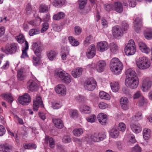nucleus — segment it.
Returning a JSON list of instances; mask_svg holds the SVG:
<instances>
[{"mask_svg": "<svg viewBox=\"0 0 152 152\" xmlns=\"http://www.w3.org/2000/svg\"><path fill=\"white\" fill-rule=\"evenodd\" d=\"M48 10V7L45 4H41L39 8V11L41 13L47 12Z\"/></svg>", "mask_w": 152, "mask_h": 152, "instance_id": "47", "label": "nucleus"}, {"mask_svg": "<svg viewBox=\"0 0 152 152\" xmlns=\"http://www.w3.org/2000/svg\"><path fill=\"white\" fill-rule=\"evenodd\" d=\"M17 75L18 78L19 80L21 81L23 79L24 75L22 69H20L17 71Z\"/></svg>", "mask_w": 152, "mask_h": 152, "instance_id": "46", "label": "nucleus"}, {"mask_svg": "<svg viewBox=\"0 0 152 152\" xmlns=\"http://www.w3.org/2000/svg\"><path fill=\"white\" fill-rule=\"evenodd\" d=\"M25 45L24 49L22 50V53L20 56L21 58H25V57H28L26 51L28 48V44L27 41L25 42Z\"/></svg>", "mask_w": 152, "mask_h": 152, "instance_id": "35", "label": "nucleus"}, {"mask_svg": "<svg viewBox=\"0 0 152 152\" xmlns=\"http://www.w3.org/2000/svg\"><path fill=\"white\" fill-rule=\"evenodd\" d=\"M108 47V43L104 41L98 42L97 45V49L100 52H103L107 50Z\"/></svg>", "mask_w": 152, "mask_h": 152, "instance_id": "18", "label": "nucleus"}, {"mask_svg": "<svg viewBox=\"0 0 152 152\" xmlns=\"http://www.w3.org/2000/svg\"><path fill=\"white\" fill-rule=\"evenodd\" d=\"M55 75L60 78L62 82L66 84H69L71 82V75L64 71L61 70H56L55 72Z\"/></svg>", "mask_w": 152, "mask_h": 152, "instance_id": "4", "label": "nucleus"}, {"mask_svg": "<svg viewBox=\"0 0 152 152\" xmlns=\"http://www.w3.org/2000/svg\"><path fill=\"white\" fill-rule=\"evenodd\" d=\"M19 46L17 43L12 42L7 44L3 52L7 55H12L18 51Z\"/></svg>", "mask_w": 152, "mask_h": 152, "instance_id": "3", "label": "nucleus"}, {"mask_svg": "<svg viewBox=\"0 0 152 152\" xmlns=\"http://www.w3.org/2000/svg\"><path fill=\"white\" fill-rule=\"evenodd\" d=\"M53 122L55 126L58 129H61L64 126L62 121L59 118H53Z\"/></svg>", "mask_w": 152, "mask_h": 152, "instance_id": "27", "label": "nucleus"}, {"mask_svg": "<svg viewBox=\"0 0 152 152\" xmlns=\"http://www.w3.org/2000/svg\"><path fill=\"white\" fill-rule=\"evenodd\" d=\"M137 64L139 68L144 69L148 68L150 65L151 63L148 57L143 56L139 58Z\"/></svg>", "mask_w": 152, "mask_h": 152, "instance_id": "6", "label": "nucleus"}, {"mask_svg": "<svg viewBox=\"0 0 152 152\" xmlns=\"http://www.w3.org/2000/svg\"><path fill=\"white\" fill-rule=\"evenodd\" d=\"M106 65V63L104 61L100 60L97 63L95 68L98 72H102L103 71Z\"/></svg>", "mask_w": 152, "mask_h": 152, "instance_id": "20", "label": "nucleus"}, {"mask_svg": "<svg viewBox=\"0 0 152 152\" xmlns=\"http://www.w3.org/2000/svg\"><path fill=\"white\" fill-rule=\"evenodd\" d=\"M96 54V49L95 45L92 44L89 46L86 53L88 58L90 59L94 56Z\"/></svg>", "mask_w": 152, "mask_h": 152, "instance_id": "12", "label": "nucleus"}, {"mask_svg": "<svg viewBox=\"0 0 152 152\" xmlns=\"http://www.w3.org/2000/svg\"><path fill=\"white\" fill-rule=\"evenodd\" d=\"M71 116L73 118H76L78 117L77 111L76 110H72L71 111Z\"/></svg>", "mask_w": 152, "mask_h": 152, "instance_id": "62", "label": "nucleus"}, {"mask_svg": "<svg viewBox=\"0 0 152 152\" xmlns=\"http://www.w3.org/2000/svg\"><path fill=\"white\" fill-rule=\"evenodd\" d=\"M39 107L42 108L44 107V106L42 99L40 96H39L37 97L36 100L33 102V110L35 111H37Z\"/></svg>", "mask_w": 152, "mask_h": 152, "instance_id": "14", "label": "nucleus"}, {"mask_svg": "<svg viewBox=\"0 0 152 152\" xmlns=\"http://www.w3.org/2000/svg\"><path fill=\"white\" fill-rule=\"evenodd\" d=\"M6 130L4 126L2 125H0V136H2L5 134Z\"/></svg>", "mask_w": 152, "mask_h": 152, "instance_id": "61", "label": "nucleus"}, {"mask_svg": "<svg viewBox=\"0 0 152 152\" xmlns=\"http://www.w3.org/2000/svg\"><path fill=\"white\" fill-rule=\"evenodd\" d=\"M126 76V78L135 79L137 78L136 77L137 74L135 71L131 69H127L125 72Z\"/></svg>", "mask_w": 152, "mask_h": 152, "instance_id": "22", "label": "nucleus"}, {"mask_svg": "<svg viewBox=\"0 0 152 152\" xmlns=\"http://www.w3.org/2000/svg\"><path fill=\"white\" fill-rule=\"evenodd\" d=\"M84 88L89 91L93 90L96 86V83L95 80L90 79L85 80L84 83Z\"/></svg>", "mask_w": 152, "mask_h": 152, "instance_id": "8", "label": "nucleus"}, {"mask_svg": "<svg viewBox=\"0 0 152 152\" xmlns=\"http://www.w3.org/2000/svg\"><path fill=\"white\" fill-rule=\"evenodd\" d=\"M144 34L145 38L148 39H150L152 38V32L151 30H145Z\"/></svg>", "mask_w": 152, "mask_h": 152, "instance_id": "48", "label": "nucleus"}, {"mask_svg": "<svg viewBox=\"0 0 152 152\" xmlns=\"http://www.w3.org/2000/svg\"><path fill=\"white\" fill-rule=\"evenodd\" d=\"M27 88L31 91H35L38 88L37 84L33 80H29L27 83Z\"/></svg>", "mask_w": 152, "mask_h": 152, "instance_id": "19", "label": "nucleus"}, {"mask_svg": "<svg viewBox=\"0 0 152 152\" xmlns=\"http://www.w3.org/2000/svg\"><path fill=\"white\" fill-rule=\"evenodd\" d=\"M61 49V58L62 60L65 61L66 60L67 56L69 54L70 49L66 46L63 47Z\"/></svg>", "mask_w": 152, "mask_h": 152, "instance_id": "21", "label": "nucleus"}, {"mask_svg": "<svg viewBox=\"0 0 152 152\" xmlns=\"http://www.w3.org/2000/svg\"><path fill=\"white\" fill-rule=\"evenodd\" d=\"M16 39L17 41L19 43L22 44L26 41L24 35L22 34H20L18 36L16 37Z\"/></svg>", "mask_w": 152, "mask_h": 152, "instance_id": "42", "label": "nucleus"}, {"mask_svg": "<svg viewBox=\"0 0 152 152\" xmlns=\"http://www.w3.org/2000/svg\"><path fill=\"white\" fill-rule=\"evenodd\" d=\"M68 39L70 43L73 46H77L79 44V42L76 39L73 37L69 36L68 37Z\"/></svg>", "mask_w": 152, "mask_h": 152, "instance_id": "34", "label": "nucleus"}, {"mask_svg": "<svg viewBox=\"0 0 152 152\" xmlns=\"http://www.w3.org/2000/svg\"><path fill=\"white\" fill-rule=\"evenodd\" d=\"M3 96L5 100L7 101L9 103H12L13 101L12 97L10 95L7 94H4Z\"/></svg>", "mask_w": 152, "mask_h": 152, "instance_id": "43", "label": "nucleus"}, {"mask_svg": "<svg viewBox=\"0 0 152 152\" xmlns=\"http://www.w3.org/2000/svg\"><path fill=\"white\" fill-rule=\"evenodd\" d=\"M19 103L23 105H27L31 102V97L28 93H24L23 95L19 96L18 99Z\"/></svg>", "mask_w": 152, "mask_h": 152, "instance_id": "10", "label": "nucleus"}, {"mask_svg": "<svg viewBox=\"0 0 152 152\" xmlns=\"http://www.w3.org/2000/svg\"><path fill=\"white\" fill-rule=\"evenodd\" d=\"M140 49L143 53H148L150 51V49L146 46L145 44L142 42H140L138 44Z\"/></svg>", "mask_w": 152, "mask_h": 152, "instance_id": "25", "label": "nucleus"}, {"mask_svg": "<svg viewBox=\"0 0 152 152\" xmlns=\"http://www.w3.org/2000/svg\"><path fill=\"white\" fill-rule=\"evenodd\" d=\"M75 33L77 35L79 34L82 31V28L78 26H76L75 27Z\"/></svg>", "mask_w": 152, "mask_h": 152, "instance_id": "60", "label": "nucleus"}, {"mask_svg": "<svg viewBox=\"0 0 152 152\" xmlns=\"http://www.w3.org/2000/svg\"><path fill=\"white\" fill-rule=\"evenodd\" d=\"M126 55L127 56L134 54L136 52V47L134 42L133 39H130L124 49Z\"/></svg>", "mask_w": 152, "mask_h": 152, "instance_id": "5", "label": "nucleus"}, {"mask_svg": "<svg viewBox=\"0 0 152 152\" xmlns=\"http://www.w3.org/2000/svg\"><path fill=\"white\" fill-rule=\"evenodd\" d=\"M80 111L81 112L85 114H89L91 112V108L86 105H82L80 106Z\"/></svg>", "mask_w": 152, "mask_h": 152, "instance_id": "29", "label": "nucleus"}, {"mask_svg": "<svg viewBox=\"0 0 152 152\" xmlns=\"http://www.w3.org/2000/svg\"><path fill=\"white\" fill-rule=\"evenodd\" d=\"M139 81L138 78L135 79L126 78L125 84L126 86L133 89L136 88L138 85Z\"/></svg>", "mask_w": 152, "mask_h": 152, "instance_id": "9", "label": "nucleus"}, {"mask_svg": "<svg viewBox=\"0 0 152 152\" xmlns=\"http://www.w3.org/2000/svg\"><path fill=\"white\" fill-rule=\"evenodd\" d=\"M98 106L99 108L104 109L107 108L108 107V104L102 102H100L98 104Z\"/></svg>", "mask_w": 152, "mask_h": 152, "instance_id": "56", "label": "nucleus"}, {"mask_svg": "<svg viewBox=\"0 0 152 152\" xmlns=\"http://www.w3.org/2000/svg\"><path fill=\"white\" fill-rule=\"evenodd\" d=\"M62 141L65 143H69L71 141V138L69 136L65 135L62 138Z\"/></svg>", "mask_w": 152, "mask_h": 152, "instance_id": "53", "label": "nucleus"}, {"mask_svg": "<svg viewBox=\"0 0 152 152\" xmlns=\"http://www.w3.org/2000/svg\"><path fill=\"white\" fill-rule=\"evenodd\" d=\"M110 48L111 52L113 53H116L118 50L117 45L114 43L112 42L110 44Z\"/></svg>", "mask_w": 152, "mask_h": 152, "instance_id": "41", "label": "nucleus"}, {"mask_svg": "<svg viewBox=\"0 0 152 152\" xmlns=\"http://www.w3.org/2000/svg\"><path fill=\"white\" fill-rule=\"evenodd\" d=\"M119 102L122 109L124 110H126L129 109V100L125 97H121L119 100Z\"/></svg>", "mask_w": 152, "mask_h": 152, "instance_id": "17", "label": "nucleus"}, {"mask_svg": "<svg viewBox=\"0 0 152 152\" xmlns=\"http://www.w3.org/2000/svg\"><path fill=\"white\" fill-rule=\"evenodd\" d=\"M49 142V146L50 148H54L55 145V142L53 138H50Z\"/></svg>", "mask_w": 152, "mask_h": 152, "instance_id": "63", "label": "nucleus"}, {"mask_svg": "<svg viewBox=\"0 0 152 152\" xmlns=\"http://www.w3.org/2000/svg\"><path fill=\"white\" fill-rule=\"evenodd\" d=\"M97 119L99 123L102 125H105L107 120V116L105 114L101 113L98 115Z\"/></svg>", "mask_w": 152, "mask_h": 152, "instance_id": "24", "label": "nucleus"}, {"mask_svg": "<svg viewBox=\"0 0 152 152\" xmlns=\"http://www.w3.org/2000/svg\"><path fill=\"white\" fill-rule=\"evenodd\" d=\"M12 149V146L8 144H6L4 145H0V152H7Z\"/></svg>", "mask_w": 152, "mask_h": 152, "instance_id": "33", "label": "nucleus"}, {"mask_svg": "<svg viewBox=\"0 0 152 152\" xmlns=\"http://www.w3.org/2000/svg\"><path fill=\"white\" fill-rule=\"evenodd\" d=\"M83 71L82 69L80 68H78L72 71V74L74 78H77L80 77L82 74Z\"/></svg>", "mask_w": 152, "mask_h": 152, "instance_id": "32", "label": "nucleus"}, {"mask_svg": "<svg viewBox=\"0 0 152 152\" xmlns=\"http://www.w3.org/2000/svg\"><path fill=\"white\" fill-rule=\"evenodd\" d=\"M122 27L124 31H125L128 29L129 26L126 21H123L122 23Z\"/></svg>", "mask_w": 152, "mask_h": 152, "instance_id": "59", "label": "nucleus"}, {"mask_svg": "<svg viewBox=\"0 0 152 152\" xmlns=\"http://www.w3.org/2000/svg\"><path fill=\"white\" fill-rule=\"evenodd\" d=\"M118 128L116 126H114L109 131L110 136L113 138H116L119 135V133Z\"/></svg>", "mask_w": 152, "mask_h": 152, "instance_id": "26", "label": "nucleus"}, {"mask_svg": "<svg viewBox=\"0 0 152 152\" xmlns=\"http://www.w3.org/2000/svg\"><path fill=\"white\" fill-rule=\"evenodd\" d=\"M32 48L35 55L37 56H33V63L35 66H37L39 65V60L41 58V53L42 51L41 44L38 42L33 43L32 45Z\"/></svg>", "mask_w": 152, "mask_h": 152, "instance_id": "2", "label": "nucleus"}, {"mask_svg": "<svg viewBox=\"0 0 152 152\" xmlns=\"http://www.w3.org/2000/svg\"><path fill=\"white\" fill-rule=\"evenodd\" d=\"M93 41V37L91 35H89L87 37L85 41H84V45L86 47L88 46L90 43H92Z\"/></svg>", "mask_w": 152, "mask_h": 152, "instance_id": "38", "label": "nucleus"}, {"mask_svg": "<svg viewBox=\"0 0 152 152\" xmlns=\"http://www.w3.org/2000/svg\"><path fill=\"white\" fill-rule=\"evenodd\" d=\"M96 118V116L95 115L91 114L86 118V120L88 122L92 123L95 121Z\"/></svg>", "mask_w": 152, "mask_h": 152, "instance_id": "44", "label": "nucleus"}, {"mask_svg": "<svg viewBox=\"0 0 152 152\" xmlns=\"http://www.w3.org/2000/svg\"><path fill=\"white\" fill-rule=\"evenodd\" d=\"M99 96L101 99L106 100H109L110 98V96L109 94L103 91L100 92Z\"/></svg>", "mask_w": 152, "mask_h": 152, "instance_id": "37", "label": "nucleus"}, {"mask_svg": "<svg viewBox=\"0 0 152 152\" xmlns=\"http://www.w3.org/2000/svg\"><path fill=\"white\" fill-rule=\"evenodd\" d=\"M114 8L115 11L119 13H121L123 10L122 5L120 2H116L114 3Z\"/></svg>", "mask_w": 152, "mask_h": 152, "instance_id": "28", "label": "nucleus"}, {"mask_svg": "<svg viewBox=\"0 0 152 152\" xmlns=\"http://www.w3.org/2000/svg\"><path fill=\"white\" fill-rule=\"evenodd\" d=\"M79 7L80 9H83L87 3V0H78Z\"/></svg>", "mask_w": 152, "mask_h": 152, "instance_id": "50", "label": "nucleus"}, {"mask_svg": "<svg viewBox=\"0 0 152 152\" xmlns=\"http://www.w3.org/2000/svg\"><path fill=\"white\" fill-rule=\"evenodd\" d=\"M130 126L132 131L136 134L142 131L141 127L140 124H136L131 123Z\"/></svg>", "mask_w": 152, "mask_h": 152, "instance_id": "23", "label": "nucleus"}, {"mask_svg": "<svg viewBox=\"0 0 152 152\" xmlns=\"http://www.w3.org/2000/svg\"><path fill=\"white\" fill-rule=\"evenodd\" d=\"M142 115L141 112H137L135 116L132 117V120L134 121H136L141 120L142 118Z\"/></svg>", "mask_w": 152, "mask_h": 152, "instance_id": "45", "label": "nucleus"}, {"mask_svg": "<svg viewBox=\"0 0 152 152\" xmlns=\"http://www.w3.org/2000/svg\"><path fill=\"white\" fill-rule=\"evenodd\" d=\"M65 14L62 12H60L54 15L53 16V19L54 20H58L62 19L65 16Z\"/></svg>", "mask_w": 152, "mask_h": 152, "instance_id": "31", "label": "nucleus"}, {"mask_svg": "<svg viewBox=\"0 0 152 152\" xmlns=\"http://www.w3.org/2000/svg\"><path fill=\"white\" fill-rule=\"evenodd\" d=\"M152 81L148 79L144 80L142 84V89L144 92L148 91L151 88L152 86Z\"/></svg>", "mask_w": 152, "mask_h": 152, "instance_id": "16", "label": "nucleus"}, {"mask_svg": "<svg viewBox=\"0 0 152 152\" xmlns=\"http://www.w3.org/2000/svg\"><path fill=\"white\" fill-rule=\"evenodd\" d=\"M39 29L32 28L29 31V34L30 36H33L34 35L39 34Z\"/></svg>", "mask_w": 152, "mask_h": 152, "instance_id": "52", "label": "nucleus"}, {"mask_svg": "<svg viewBox=\"0 0 152 152\" xmlns=\"http://www.w3.org/2000/svg\"><path fill=\"white\" fill-rule=\"evenodd\" d=\"M125 125L123 123H120L118 124V129L120 131L124 132L126 129Z\"/></svg>", "mask_w": 152, "mask_h": 152, "instance_id": "55", "label": "nucleus"}, {"mask_svg": "<svg viewBox=\"0 0 152 152\" xmlns=\"http://www.w3.org/2000/svg\"><path fill=\"white\" fill-rule=\"evenodd\" d=\"M31 10V4L29 3H28L26 5V14L27 15L30 14Z\"/></svg>", "mask_w": 152, "mask_h": 152, "instance_id": "58", "label": "nucleus"}, {"mask_svg": "<svg viewBox=\"0 0 152 152\" xmlns=\"http://www.w3.org/2000/svg\"><path fill=\"white\" fill-rule=\"evenodd\" d=\"M106 133L105 132H97L92 134L91 136V138L92 140L94 142H99L106 138Z\"/></svg>", "mask_w": 152, "mask_h": 152, "instance_id": "7", "label": "nucleus"}, {"mask_svg": "<svg viewBox=\"0 0 152 152\" xmlns=\"http://www.w3.org/2000/svg\"><path fill=\"white\" fill-rule=\"evenodd\" d=\"M42 27L41 32V33H43L48 28L49 24L47 22H45L42 23Z\"/></svg>", "mask_w": 152, "mask_h": 152, "instance_id": "51", "label": "nucleus"}, {"mask_svg": "<svg viewBox=\"0 0 152 152\" xmlns=\"http://www.w3.org/2000/svg\"><path fill=\"white\" fill-rule=\"evenodd\" d=\"M112 33L114 37L116 39H120L123 34L122 28L118 26H115L113 28Z\"/></svg>", "mask_w": 152, "mask_h": 152, "instance_id": "11", "label": "nucleus"}, {"mask_svg": "<svg viewBox=\"0 0 152 152\" xmlns=\"http://www.w3.org/2000/svg\"><path fill=\"white\" fill-rule=\"evenodd\" d=\"M56 93L60 95L64 96L66 94V88L65 86L63 84H59L55 88Z\"/></svg>", "mask_w": 152, "mask_h": 152, "instance_id": "15", "label": "nucleus"}, {"mask_svg": "<svg viewBox=\"0 0 152 152\" xmlns=\"http://www.w3.org/2000/svg\"><path fill=\"white\" fill-rule=\"evenodd\" d=\"M62 104L60 102H56L53 103L52 107L54 109H57L60 108Z\"/></svg>", "mask_w": 152, "mask_h": 152, "instance_id": "57", "label": "nucleus"}, {"mask_svg": "<svg viewBox=\"0 0 152 152\" xmlns=\"http://www.w3.org/2000/svg\"><path fill=\"white\" fill-rule=\"evenodd\" d=\"M72 132L75 136L79 137L83 134V130L81 128L75 129Z\"/></svg>", "mask_w": 152, "mask_h": 152, "instance_id": "39", "label": "nucleus"}, {"mask_svg": "<svg viewBox=\"0 0 152 152\" xmlns=\"http://www.w3.org/2000/svg\"><path fill=\"white\" fill-rule=\"evenodd\" d=\"M110 85L113 91L114 92H116L118 91L119 88V84L118 82L111 83Z\"/></svg>", "mask_w": 152, "mask_h": 152, "instance_id": "36", "label": "nucleus"}, {"mask_svg": "<svg viewBox=\"0 0 152 152\" xmlns=\"http://www.w3.org/2000/svg\"><path fill=\"white\" fill-rule=\"evenodd\" d=\"M65 2L66 0H54L53 3L54 6L58 8L64 5Z\"/></svg>", "mask_w": 152, "mask_h": 152, "instance_id": "30", "label": "nucleus"}, {"mask_svg": "<svg viewBox=\"0 0 152 152\" xmlns=\"http://www.w3.org/2000/svg\"><path fill=\"white\" fill-rule=\"evenodd\" d=\"M104 8L107 12H110L114 9V5L112 4H105L104 5Z\"/></svg>", "mask_w": 152, "mask_h": 152, "instance_id": "49", "label": "nucleus"}, {"mask_svg": "<svg viewBox=\"0 0 152 152\" xmlns=\"http://www.w3.org/2000/svg\"><path fill=\"white\" fill-rule=\"evenodd\" d=\"M133 23L135 31L137 33H139L142 26V19L139 17L136 18Z\"/></svg>", "mask_w": 152, "mask_h": 152, "instance_id": "13", "label": "nucleus"}, {"mask_svg": "<svg viewBox=\"0 0 152 152\" xmlns=\"http://www.w3.org/2000/svg\"><path fill=\"white\" fill-rule=\"evenodd\" d=\"M129 5L132 7H134L136 5V3L135 0H129Z\"/></svg>", "mask_w": 152, "mask_h": 152, "instance_id": "64", "label": "nucleus"}, {"mask_svg": "<svg viewBox=\"0 0 152 152\" xmlns=\"http://www.w3.org/2000/svg\"><path fill=\"white\" fill-rule=\"evenodd\" d=\"M141 151V148L138 144H137L132 148L131 152H140Z\"/></svg>", "mask_w": 152, "mask_h": 152, "instance_id": "54", "label": "nucleus"}, {"mask_svg": "<svg viewBox=\"0 0 152 152\" xmlns=\"http://www.w3.org/2000/svg\"><path fill=\"white\" fill-rule=\"evenodd\" d=\"M110 67L111 71L116 75L120 74L123 68L122 63L117 58H114L111 60Z\"/></svg>", "mask_w": 152, "mask_h": 152, "instance_id": "1", "label": "nucleus"}, {"mask_svg": "<svg viewBox=\"0 0 152 152\" xmlns=\"http://www.w3.org/2000/svg\"><path fill=\"white\" fill-rule=\"evenodd\" d=\"M57 55L55 51L51 50L47 53V56L50 61H52L55 58Z\"/></svg>", "mask_w": 152, "mask_h": 152, "instance_id": "40", "label": "nucleus"}]
</instances>
